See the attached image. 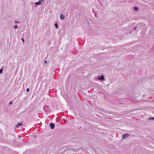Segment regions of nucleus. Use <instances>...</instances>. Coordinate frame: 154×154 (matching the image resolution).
I'll list each match as a JSON object with an SVG mask.
<instances>
[{
  "mask_svg": "<svg viewBox=\"0 0 154 154\" xmlns=\"http://www.w3.org/2000/svg\"><path fill=\"white\" fill-rule=\"evenodd\" d=\"M65 17H64V15H62L61 14L60 15V18L61 20H63L64 19Z\"/></svg>",
  "mask_w": 154,
  "mask_h": 154,
  "instance_id": "6",
  "label": "nucleus"
},
{
  "mask_svg": "<svg viewBox=\"0 0 154 154\" xmlns=\"http://www.w3.org/2000/svg\"><path fill=\"white\" fill-rule=\"evenodd\" d=\"M79 149H75L74 151L75 152H78L79 150Z\"/></svg>",
  "mask_w": 154,
  "mask_h": 154,
  "instance_id": "15",
  "label": "nucleus"
},
{
  "mask_svg": "<svg viewBox=\"0 0 154 154\" xmlns=\"http://www.w3.org/2000/svg\"><path fill=\"white\" fill-rule=\"evenodd\" d=\"M54 26H55V27H56V28L57 29H58V24L57 23H55L54 24Z\"/></svg>",
  "mask_w": 154,
  "mask_h": 154,
  "instance_id": "8",
  "label": "nucleus"
},
{
  "mask_svg": "<svg viewBox=\"0 0 154 154\" xmlns=\"http://www.w3.org/2000/svg\"><path fill=\"white\" fill-rule=\"evenodd\" d=\"M97 79L101 81H103L104 80V77L103 74H102L101 75L98 77Z\"/></svg>",
  "mask_w": 154,
  "mask_h": 154,
  "instance_id": "2",
  "label": "nucleus"
},
{
  "mask_svg": "<svg viewBox=\"0 0 154 154\" xmlns=\"http://www.w3.org/2000/svg\"><path fill=\"white\" fill-rule=\"evenodd\" d=\"M134 9L136 11H137L138 10V8L137 7H134Z\"/></svg>",
  "mask_w": 154,
  "mask_h": 154,
  "instance_id": "9",
  "label": "nucleus"
},
{
  "mask_svg": "<svg viewBox=\"0 0 154 154\" xmlns=\"http://www.w3.org/2000/svg\"><path fill=\"white\" fill-rule=\"evenodd\" d=\"M3 70V68H1V69H0V73H2Z\"/></svg>",
  "mask_w": 154,
  "mask_h": 154,
  "instance_id": "10",
  "label": "nucleus"
},
{
  "mask_svg": "<svg viewBox=\"0 0 154 154\" xmlns=\"http://www.w3.org/2000/svg\"><path fill=\"white\" fill-rule=\"evenodd\" d=\"M130 135V134H123L122 135V138L123 139H125V138H126L127 137H128Z\"/></svg>",
  "mask_w": 154,
  "mask_h": 154,
  "instance_id": "4",
  "label": "nucleus"
},
{
  "mask_svg": "<svg viewBox=\"0 0 154 154\" xmlns=\"http://www.w3.org/2000/svg\"><path fill=\"white\" fill-rule=\"evenodd\" d=\"M44 63H47V61H45L44 62Z\"/></svg>",
  "mask_w": 154,
  "mask_h": 154,
  "instance_id": "19",
  "label": "nucleus"
},
{
  "mask_svg": "<svg viewBox=\"0 0 154 154\" xmlns=\"http://www.w3.org/2000/svg\"><path fill=\"white\" fill-rule=\"evenodd\" d=\"M18 28V26L17 25H15L14 26V28L15 29Z\"/></svg>",
  "mask_w": 154,
  "mask_h": 154,
  "instance_id": "11",
  "label": "nucleus"
},
{
  "mask_svg": "<svg viewBox=\"0 0 154 154\" xmlns=\"http://www.w3.org/2000/svg\"><path fill=\"white\" fill-rule=\"evenodd\" d=\"M12 103L13 101H11L10 102L9 104V105H11L12 104Z\"/></svg>",
  "mask_w": 154,
  "mask_h": 154,
  "instance_id": "12",
  "label": "nucleus"
},
{
  "mask_svg": "<svg viewBox=\"0 0 154 154\" xmlns=\"http://www.w3.org/2000/svg\"><path fill=\"white\" fill-rule=\"evenodd\" d=\"M95 16L96 17H97V14L96 13L95 14Z\"/></svg>",
  "mask_w": 154,
  "mask_h": 154,
  "instance_id": "18",
  "label": "nucleus"
},
{
  "mask_svg": "<svg viewBox=\"0 0 154 154\" xmlns=\"http://www.w3.org/2000/svg\"><path fill=\"white\" fill-rule=\"evenodd\" d=\"M49 126L51 129H53L54 128L55 125L54 123H51L50 124Z\"/></svg>",
  "mask_w": 154,
  "mask_h": 154,
  "instance_id": "5",
  "label": "nucleus"
},
{
  "mask_svg": "<svg viewBox=\"0 0 154 154\" xmlns=\"http://www.w3.org/2000/svg\"><path fill=\"white\" fill-rule=\"evenodd\" d=\"M15 23H19V22H18V21H15Z\"/></svg>",
  "mask_w": 154,
  "mask_h": 154,
  "instance_id": "16",
  "label": "nucleus"
},
{
  "mask_svg": "<svg viewBox=\"0 0 154 154\" xmlns=\"http://www.w3.org/2000/svg\"><path fill=\"white\" fill-rule=\"evenodd\" d=\"M150 119H154V118L152 117L150 118Z\"/></svg>",
  "mask_w": 154,
  "mask_h": 154,
  "instance_id": "20",
  "label": "nucleus"
},
{
  "mask_svg": "<svg viewBox=\"0 0 154 154\" xmlns=\"http://www.w3.org/2000/svg\"><path fill=\"white\" fill-rule=\"evenodd\" d=\"M29 91V88H27L26 90V91L27 92H28Z\"/></svg>",
  "mask_w": 154,
  "mask_h": 154,
  "instance_id": "14",
  "label": "nucleus"
},
{
  "mask_svg": "<svg viewBox=\"0 0 154 154\" xmlns=\"http://www.w3.org/2000/svg\"><path fill=\"white\" fill-rule=\"evenodd\" d=\"M21 40L24 43V40L23 38H21Z\"/></svg>",
  "mask_w": 154,
  "mask_h": 154,
  "instance_id": "13",
  "label": "nucleus"
},
{
  "mask_svg": "<svg viewBox=\"0 0 154 154\" xmlns=\"http://www.w3.org/2000/svg\"><path fill=\"white\" fill-rule=\"evenodd\" d=\"M44 1V0H39L38 2H36L35 3V5H40L41 4L42 2Z\"/></svg>",
  "mask_w": 154,
  "mask_h": 154,
  "instance_id": "3",
  "label": "nucleus"
},
{
  "mask_svg": "<svg viewBox=\"0 0 154 154\" xmlns=\"http://www.w3.org/2000/svg\"><path fill=\"white\" fill-rule=\"evenodd\" d=\"M43 108L44 110L47 112H49L51 109L50 106L48 105H45L44 106Z\"/></svg>",
  "mask_w": 154,
  "mask_h": 154,
  "instance_id": "1",
  "label": "nucleus"
},
{
  "mask_svg": "<svg viewBox=\"0 0 154 154\" xmlns=\"http://www.w3.org/2000/svg\"><path fill=\"white\" fill-rule=\"evenodd\" d=\"M136 28H137V27H134V29H133V30H135L136 29Z\"/></svg>",
  "mask_w": 154,
  "mask_h": 154,
  "instance_id": "17",
  "label": "nucleus"
},
{
  "mask_svg": "<svg viewBox=\"0 0 154 154\" xmlns=\"http://www.w3.org/2000/svg\"><path fill=\"white\" fill-rule=\"evenodd\" d=\"M23 125V124L22 123L19 122L17 123V127H18L19 126H21Z\"/></svg>",
  "mask_w": 154,
  "mask_h": 154,
  "instance_id": "7",
  "label": "nucleus"
}]
</instances>
